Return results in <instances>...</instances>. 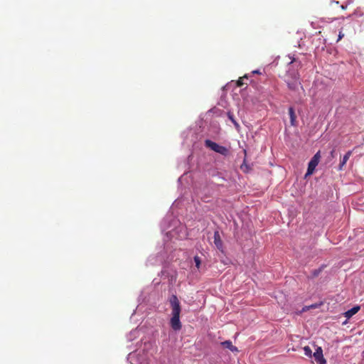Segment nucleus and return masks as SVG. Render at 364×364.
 Segmentation results:
<instances>
[{
    "mask_svg": "<svg viewBox=\"0 0 364 364\" xmlns=\"http://www.w3.org/2000/svg\"><path fill=\"white\" fill-rule=\"evenodd\" d=\"M171 306L172 317L170 320V325L174 331L181 330L182 325L180 321V314L181 311L180 302L176 295H172L169 299Z\"/></svg>",
    "mask_w": 364,
    "mask_h": 364,
    "instance_id": "obj_1",
    "label": "nucleus"
},
{
    "mask_svg": "<svg viewBox=\"0 0 364 364\" xmlns=\"http://www.w3.org/2000/svg\"><path fill=\"white\" fill-rule=\"evenodd\" d=\"M285 81L287 84V86L291 90H296L299 85H301V82L299 81V75L297 72H293L291 73H288L287 75V78Z\"/></svg>",
    "mask_w": 364,
    "mask_h": 364,
    "instance_id": "obj_2",
    "label": "nucleus"
},
{
    "mask_svg": "<svg viewBox=\"0 0 364 364\" xmlns=\"http://www.w3.org/2000/svg\"><path fill=\"white\" fill-rule=\"evenodd\" d=\"M205 146L210 148L211 150L216 153L220 154L223 156H225L229 154V151L225 146H220L210 139H206L205 141Z\"/></svg>",
    "mask_w": 364,
    "mask_h": 364,
    "instance_id": "obj_3",
    "label": "nucleus"
},
{
    "mask_svg": "<svg viewBox=\"0 0 364 364\" xmlns=\"http://www.w3.org/2000/svg\"><path fill=\"white\" fill-rule=\"evenodd\" d=\"M320 151H318L313 157L312 159H311V161H309V164H308V168H307V171L306 173V177L307 176H310L311 175L316 166L318 165V162H319V159H320Z\"/></svg>",
    "mask_w": 364,
    "mask_h": 364,
    "instance_id": "obj_4",
    "label": "nucleus"
},
{
    "mask_svg": "<svg viewBox=\"0 0 364 364\" xmlns=\"http://www.w3.org/2000/svg\"><path fill=\"white\" fill-rule=\"evenodd\" d=\"M312 356L318 364H326V361L323 358V350L321 347H318Z\"/></svg>",
    "mask_w": 364,
    "mask_h": 364,
    "instance_id": "obj_5",
    "label": "nucleus"
},
{
    "mask_svg": "<svg viewBox=\"0 0 364 364\" xmlns=\"http://www.w3.org/2000/svg\"><path fill=\"white\" fill-rule=\"evenodd\" d=\"M214 243L220 251L223 252V244L218 231L214 232Z\"/></svg>",
    "mask_w": 364,
    "mask_h": 364,
    "instance_id": "obj_6",
    "label": "nucleus"
},
{
    "mask_svg": "<svg viewBox=\"0 0 364 364\" xmlns=\"http://www.w3.org/2000/svg\"><path fill=\"white\" fill-rule=\"evenodd\" d=\"M289 117H290L291 125L293 127H296L297 125L296 116L295 114L294 109L292 107H290L289 108Z\"/></svg>",
    "mask_w": 364,
    "mask_h": 364,
    "instance_id": "obj_7",
    "label": "nucleus"
},
{
    "mask_svg": "<svg viewBox=\"0 0 364 364\" xmlns=\"http://www.w3.org/2000/svg\"><path fill=\"white\" fill-rule=\"evenodd\" d=\"M360 309V306H353L352 309H349L348 311L344 313L345 317H346L347 318H351L353 315L358 312Z\"/></svg>",
    "mask_w": 364,
    "mask_h": 364,
    "instance_id": "obj_8",
    "label": "nucleus"
},
{
    "mask_svg": "<svg viewBox=\"0 0 364 364\" xmlns=\"http://www.w3.org/2000/svg\"><path fill=\"white\" fill-rule=\"evenodd\" d=\"M353 153V151H348L346 153V154L343 156L342 160L340 162L339 164V170H342L343 166L346 165V162L349 159V158L351 156Z\"/></svg>",
    "mask_w": 364,
    "mask_h": 364,
    "instance_id": "obj_9",
    "label": "nucleus"
},
{
    "mask_svg": "<svg viewBox=\"0 0 364 364\" xmlns=\"http://www.w3.org/2000/svg\"><path fill=\"white\" fill-rule=\"evenodd\" d=\"M220 345L225 348L230 349L232 352H237L238 350L237 347L232 345L230 341H225L220 343Z\"/></svg>",
    "mask_w": 364,
    "mask_h": 364,
    "instance_id": "obj_10",
    "label": "nucleus"
},
{
    "mask_svg": "<svg viewBox=\"0 0 364 364\" xmlns=\"http://www.w3.org/2000/svg\"><path fill=\"white\" fill-rule=\"evenodd\" d=\"M240 168L245 173H248L251 171V168H250V165H248L246 163L245 159H244L243 163L240 166Z\"/></svg>",
    "mask_w": 364,
    "mask_h": 364,
    "instance_id": "obj_11",
    "label": "nucleus"
},
{
    "mask_svg": "<svg viewBox=\"0 0 364 364\" xmlns=\"http://www.w3.org/2000/svg\"><path fill=\"white\" fill-rule=\"evenodd\" d=\"M304 351L305 355L310 357V358L312 356V350L309 346H305L304 348Z\"/></svg>",
    "mask_w": 364,
    "mask_h": 364,
    "instance_id": "obj_12",
    "label": "nucleus"
},
{
    "mask_svg": "<svg viewBox=\"0 0 364 364\" xmlns=\"http://www.w3.org/2000/svg\"><path fill=\"white\" fill-rule=\"evenodd\" d=\"M247 78V75H245L243 77H241L239 78V80L237 81V85L238 87H242L244 85L243 79Z\"/></svg>",
    "mask_w": 364,
    "mask_h": 364,
    "instance_id": "obj_13",
    "label": "nucleus"
},
{
    "mask_svg": "<svg viewBox=\"0 0 364 364\" xmlns=\"http://www.w3.org/2000/svg\"><path fill=\"white\" fill-rule=\"evenodd\" d=\"M228 117L229 119L232 121V122L235 125V127H239V124H237V122L235 120V119L233 118V115L230 113H228Z\"/></svg>",
    "mask_w": 364,
    "mask_h": 364,
    "instance_id": "obj_14",
    "label": "nucleus"
},
{
    "mask_svg": "<svg viewBox=\"0 0 364 364\" xmlns=\"http://www.w3.org/2000/svg\"><path fill=\"white\" fill-rule=\"evenodd\" d=\"M194 261H195V263H196V266L199 268L200 267V259L199 258V257L198 256H196L194 257Z\"/></svg>",
    "mask_w": 364,
    "mask_h": 364,
    "instance_id": "obj_15",
    "label": "nucleus"
},
{
    "mask_svg": "<svg viewBox=\"0 0 364 364\" xmlns=\"http://www.w3.org/2000/svg\"><path fill=\"white\" fill-rule=\"evenodd\" d=\"M321 272V269L314 270L312 272L313 277H316L318 276V274H320Z\"/></svg>",
    "mask_w": 364,
    "mask_h": 364,
    "instance_id": "obj_16",
    "label": "nucleus"
},
{
    "mask_svg": "<svg viewBox=\"0 0 364 364\" xmlns=\"http://www.w3.org/2000/svg\"><path fill=\"white\" fill-rule=\"evenodd\" d=\"M344 36V34L343 33L342 31H340L339 32V34H338V41L341 40Z\"/></svg>",
    "mask_w": 364,
    "mask_h": 364,
    "instance_id": "obj_17",
    "label": "nucleus"
},
{
    "mask_svg": "<svg viewBox=\"0 0 364 364\" xmlns=\"http://www.w3.org/2000/svg\"><path fill=\"white\" fill-rule=\"evenodd\" d=\"M252 73H253V74H261L260 71H259V70H253V71H252Z\"/></svg>",
    "mask_w": 364,
    "mask_h": 364,
    "instance_id": "obj_18",
    "label": "nucleus"
},
{
    "mask_svg": "<svg viewBox=\"0 0 364 364\" xmlns=\"http://www.w3.org/2000/svg\"><path fill=\"white\" fill-rule=\"evenodd\" d=\"M294 62H296L295 58H293V59L291 60V61L290 62V63H294Z\"/></svg>",
    "mask_w": 364,
    "mask_h": 364,
    "instance_id": "obj_19",
    "label": "nucleus"
},
{
    "mask_svg": "<svg viewBox=\"0 0 364 364\" xmlns=\"http://www.w3.org/2000/svg\"><path fill=\"white\" fill-rule=\"evenodd\" d=\"M333 153H334V151H332L331 153L332 156H333Z\"/></svg>",
    "mask_w": 364,
    "mask_h": 364,
    "instance_id": "obj_20",
    "label": "nucleus"
}]
</instances>
